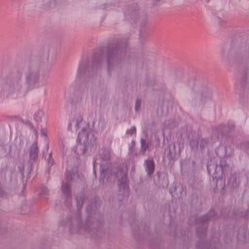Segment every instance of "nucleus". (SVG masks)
<instances>
[{"label": "nucleus", "instance_id": "1", "mask_svg": "<svg viewBox=\"0 0 249 249\" xmlns=\"http://www.w3.org/2000/svg\"><path fill=\"white\" fill-rule=\"evenodd\" d=\"M49 51L42 53L27 63L24 68V81L22 73L17 69L9 72L0 83V101L6 99H16L25 97L39 83L41 67L48 61Z\"/></svg>", "mask_w": 249, "mask_h": 249}, {"label": "nucleus", "instance_id": "2", "mask_svg": "<svg viewBox=\"0 0 249 249\" xmlns=\"http://www.w3.org/2000/svg\"><path fill=\"white\" fill-rule=\"evenodd\" d=\"M85 199L83 193L76 197L78 212L72 216H69L66 219V225L71 234H84L96 238L98 236L100 230L103 224L102 214L97 211L99 203L95 200L90 202L86 209L87 216L84 223L81 219L79 211L82 208Z\"/></svg>", "mask_w": 249, "mask_h": 249}, {"label": "nucleus", "instance_id": "3", "mask_svg": "<svg viewBox=\"0 0 249 249\" xmlns=\"http://www.w3.org/2000/svg\"><path fill=\"white\" fill-rule=\"evenodd\" d=\"M127 40L126 38H117L109 44L106 50V61L108 74L120 72L125 60Z\"/></svg>", "mask_w": 249, "mask_h": 249}, {"label": "nucleus", "instance_id": "4", "mask_svg": "<svg viewBox=\"0 0 249 249\" xmlns=\"http://www.w3.org/2000/svg\"><path fill=\"white\" fill-rule=\"evenodd\" d=\"M103 59V52L100 50L95 53L91 62L88 60H83L79 65L77 78L83 80L92 79L97 69L101 66Z\"/></svg>", "mask_w": 249, "mask_h": 249}, {"label": "nucleus", "instance_id": "5", "mask_svg": "<svg viewBox=\"0 0 249 249\" xmlns=\"http://www.w3.org/2000/svg\"><path fill=\"white\" fill-rule=\"evenodd\" d=\"M217 218V215H215L214 211H211L199 218V222L202 225L197 227L196 230L197 235L200 238L199 241L196 244L197 249H209L211 248H213L212 245L208 246L207 242L202 241L201 238L203 239L206 236L207 228L206 223L210 220H214Z\"/></svg>", "mask_w": 249, "mask_h": 249}, {"label": "nucleus", "instance_id": "6", "mask_svg": "<svg viewBox=\"0 0 249 249\" xmlns=\"http://www.w3.org/2000/svg\"><path fill=\"white\" fill-rule=\"evenodd\" d=\"M79 137L81 140H83L84 143H79L77 145L76 148L81 151V154H85L89 146L94 144L96 141L95 137L92 131H88L86 133V129L83 128L79 133Z\"/></svg>", "mask_w": 249, "mask_h": 249}, {"label": "nucleus", "instance_id": "7", "mask_svg": "<svg viewBox=\"0 0 249 249\" xmlns=\"http://www.w3.org/2000/svg\"><path fill=\"white\" fill-rule=\"evenodd\" d=\"M71 179V174L66 173V181L62 182L61 191L65 197V204L67 207L71 205V192L69 182Z\"/></svg>", "mask_w": 249, "mask_h": 249}, {"label": "nucleus", "instance_id": "8", "mask_svg": "<svg viewBox=\"0 0 249 249\" xmlns=\"http://www.w3.org/2000/svg\"><path fill=\"white\" fill-rule=\"evenodd\" d=\"M122 176L121 178L119 180V188L121 191H123V194L124 196H128V179L127 176V171L124 168H120L119 172L117 173Z\"/></svg>", "mask_w": 249, "mask_h": 249}, {"label": "nucleus", "instance_id": "9", "mask_svg": "<svg viewBox=\"0 0 249 249\" xmlns=\"http://www.w3.org/2000/svg\"><path fill=\"white\" fill-rule=\"evenodd\" d=\"M241 182V174L239 172L231 173L227 182V187L231 190L237 189Z\"/></svg>", "mask_w": 249, "mask_h": 249}, {"label": "nucleus", "instance_id": "10", "mask_svg": "<svg viewBox=\"0 0 249 249\" xmlns=\"http://www.w3.org/2000/svg\"><path fill=\"white\" fill-rule=\"evenodd\" d=\"M207 169L208 173L213 174L214 178H222L220 172L218 171V166L214 159L209 161L207 163Z\"/></svg>", "mask_w": 249, "mask_h": 249}, {"label": "nucleus", "instance_id": "11", "mask_svg": "<svg viewBox=\"0 0 249 249\" xmlns=\"http://www.w3.org/2000/svg\"><path fill=\"white\" fill-rule=\"evenodd\" d=\"M38 152L39 149L37 146V141H36L32 144L29 150V162H31V166L34 162L37 161Z\"/></svg>", "mask_w": 249, "mask_h": 249}, {"label": "nucleus", "instance_id": "12", "mask_svg": "<svg viewBox=\"0 0 249 249\" xmlns=\"http://www.w3.org/2000/svg\"><path fill=\"white\" fill-rule=\"evenodd\" d=\"M144 166L147 176L150 177L153 174L155 169V163L153 160H145L144 162Z\"/></svg>", "mask_w": 249, "mask_h": 249}, {"label": "nucleus", "instance_id": "13", "mask_svg": "<svg viewBox=\"0 0 249 249\" xmlns=\"http://www.w3.org/2000/svg\"><path fill=\"white\" fill-rule=\"evenodd\" d=\"M201 103H205L207 99H210L211 97V93L210 91L206 87H203L199 93Z\"/></svg>", "mask_w": 249, "mask_h": 249}, {"label": "nucleus", "instance_id": "14", "mask_svg": "<svg viewBox=\"0 0 249 249\" xmlns=\"http://www.w3.org/2000/svg\"><path fill=\"white\" fill-rule=\"evenodd\" d=\"M100 158L104 161H108L110 159V151L107 148H102L99 153Z\"/></svg>", "mask_w": 249, "mask_h": 249}, {"label": "nucleus", "instance_id": "15", "mask_svg": "<svg viewBox=\"0 0 249 249\" xmlns=\"http://www.w3.org/2000/svg\"><path fill=\"white\" fill-rule=\"evenodd\" d=\"M229 170V165L226 163L224 159H221L218 165V171L220 172L221 176H225V173Z\"/></svg>", "mask_w": 249, "mask_h": 249}, {"label": "nucleus", "instance_id": "16", "mask_svg": "<svg viewBox=\"0 0 249 249\" xmlns=\"http://www.w3.org/2000/svg\"><path fill=\"white\" fill-rule=\"evenodd\" d=\"M140 143L141 149L139 151V153L140 154L144 155L145 154L146 150L150 146L151 143L143 138L141 139Z\"/></svg>", "mask_w": 249, "mask_h": 249}, {"label": "nucleus", "instance_id": "17", "mask_svg": "<svg viewBox=\"0 0 249 249\" xmlns=\"http://www.w3.org/2000/svg\"><path fill=\"white\" fill-rule=\"evenodd\" d=\"M216 131L218 134L224 136L229 133L227 125L220 124L216 128Z\"/></svg>", "mask_w": 249, "mask_h": 249}, {"label": "nucleus", "instance_id": "18", "mask_svg": "<svg viewBox=\"0 0 249 249\" xmlns=\"http://www.w3.org/2000/svg\"><path fill=\"white\" fill-rule=\"evenodd\" d=\"M54 164V161L52 158V153H50L47 159L46 173L50 174L52 167Z\"/></svg>", "mask_w": 249, "mask_h": 249}, {"label": "nucleus", "instance_id": "19", "mask_svg": "<svg viewBox=\"0 0 249 249\" xmlns=\"http://www.w3.org/2000/svg\"><path fill=\"white\" fill-rule=\"evenodd\" d=\"M167 158L169 160H172L175 157L176 155V145L175 144L173 145V150L171 149L170 146L167 149Z\"/></svg>", "mask_w": 249, "mask_h": 249}, {"label": "nucleus", "instance_id": "20", "mask_svg": "<svg viewBox=\"0 0 249 249\" xmlns=\"http://www.w3.org/2000/svg\"><path fill=\"white\" fill-rule=\"evenodd\" d=\"M71 120L75 129L77 130L80 128V124L82 122L83 117L81 115H79Z\"/></svg>", "mask_w": 249, "mask_h": 249}, {"label": "nucleus", "instance_id": "21", "mask_svg": "<svg viewBox=\"0 0 249 249\" xmlns=\"http://www.w3.org/2000/svg\"><path fill=\"white\" fill-rule=\"evenodd\" d=\"M108 168V167H104L103 166V163H101L100 166V182L102 183H105V181L104 180V178H105V175L107 172V169Z\"/></svg>", "mask_w": 249, "mask_h": 249}, {"label": "nucleus", "instance_id": "22", "mask_svg": "<svg viewBox=\"0 0 249 249\" xmlns=\"http://www.w3.org/2000/svg\"><path fill=\"white\" fill-rule=\"evenodd\" d=\"M208 143V140L204 138H201L200 141H198V144L202 150L206 147Z\"/></svg>", "mask_w": 249, "mask_h": 249}, {"label": "nucleus", "instance_id": "23", "mask_svg": "<svg viewBox=\"0 0 249 249\" xmlns=\"http://www.w3.org/2000/svg\"><path fill=\"white\" fill-rule=\"evenodd\" d=\"M147 37V33L143 30H141L140 32V39L141 42L145 41Z\"/></svg>", "mask_w": 249, "mask_h": 249}, {"label": "nucleus", "instance_id": "24", "mask_svg": "<svg viewBox=\"0 0 249 249\" xmlns=\"http://www.w3.org/2000/svg\"><path fill=\"white\" fill-rule=\"evenodd\" d=\"M140 12L138 10L135 9L134 11H132L131 13V18L134 20L140 18Z\"/></svg>", "mask_w": 249, "mask_h": 249}, {"label": "nucleus", "instance_id": "25", "mask_svg": "<svg viewBox=\"0 0 249 249\" xmlns=\"http://www.w3.org/2000/svg\"><path fill=\"white\" fill-rule=\"evenodd\" d=\"M40 190L41 192V194L43 195L45 197L46 196H47L49 195V190L48 188L45 186H41L40 187Z\"/></svg>", "mask_w": 249, "mask_h": 249}, {"label": "nucleus", "instance_id": "26", "mask_svg": "<svg viewBox=\"0 0 249 249\" xmlns=\"http://www.w3.org/2000/svg\"><path fill=\"white\" fill-rule=\"evenodd\" d=\"M142 100L140 99L137 98L135 102V110L136 111H138L141 106Z\"/></svg>", "mask_w": 249, "mask_h": 249}, {"label": "nucleus", "instance_id": "27", "mask_svg": "<svg viewBox=\"0 0 249 249\" xmlns=\"http://www.w3.org/2000/svg\"><path fill=\"white\" fill-rule=\"evenodd\" d=\"M247 76L246 73H244L242 76L240 81L241 86L244 87L246 84Z\"/></svg>", "mask_w": 249, "mask_h": 249}, {"label": "nucleus", "instance_id": "28", "mask_svg": "<svg viewBox=\"0 0 249 249\" xmlns=\"http://www.w3.org/2000/svg\"><path fill=\"white\" fill-rule=\"evenodd\" d=\"M42 115V112L41 111H37L34 114V117L37 121H40L41 120V116Z\"/></svg>", "mask_w": 249, "mask_h": 249}, {"label": "nucleus", "instance_id": "29", "mask_svg": "<svg viewBox=\"0 0 249 249\" xmlns=\"http://www.w3.org/2000/svg\"><path fill=\"white\" fill-rule=\"evenodd\" d=\"M233 153V150L230 147H225V154L226 156H230Z\"/></svg>", "mask_w": 249, "mask_h": 249}, {"label": "nucleus", "instance_id": "30", "mask_svg": "<svg viewBox=\"0 0 249 249\" xmlns=\"http://www.w3.org/2000/svg\"><path fill=\"white\" fill-rule=\"evenodd\" d=\"M136 128L135 126H133L131 127V128L126 131V134H129V135L131 136L133 134L136 133Z\"/></svg>", "mask_w": 249, "mask_h": 249}, {"label": "nucleus", "instance_id": "31", "mask_svg": "<svg viewBox=\"0 0 249 249\" xmlns=\"http://www.w3.org/2000/svg\"><path fill=\"white\" fill-rule=\"evenodd\" d=\"M190 145L192 148H195L196 147H197L198 145V141L196 142L195 141L192 140L190 142Z\"/></svg>", "mask_w": 249, "mask_h": 249}, {"label": "nucleus", "instance_id": "32", "mask_svg": "<svg viewBox=\"0 0 249 249\" xmlns=\"http://www.w3.org/2000/svg\"><path fill=\"white\" fill-rule=\"evenodd\" d=\"M227 126H228L229 132L233 130L234 128V125L233 123H228V125H227Z\"/></svg>", "mask_w": 249, "mask_h": 249}, {"label": "nucleus", "instance_id": "33", "mask_svg": "<svg viewBox=\"0 0 249 249\" xmlns=\"http://www.w3.org/2000/svg\"><path fill=\"white\" fill-rule=\"evenodd\" d=\"M245 176L247 178V185L249 186V171L246 173Z\"/></svg>", "mask_w": 249, "mask_h": 249}, {"label": "nucleus", "instance_id": "34", "mask_svg": "<svg viewBox=\"0 0 249 249\" xmlns=\"http://www.w3.org/2000/svg\"><path fill=\"white\" fill-rule=\"evenodd\" d=\"M5 195L4 191L2 190L1 187L0 186V196L4 197Z\"/></svg>", "mask_w": 249, "mask_h": 249}, {"label": "nucleus", "instance_id": "35", "mask_svg": "<svg viewBox=\"0 0 249 249\" xmlns=\"http://www.w3.org/2000/svg\"><path fill=\"white\" fill-rule=\"evenodd\" d=\"M131 143H132V146L131 147H130L129 150L131 152H132L133 146H134L135 144L134 141H132Z\"/></svg>", "mask_w": 249, "mask_h": 249}, {"label": "nucleus", "instance_id": "36", "mask_svg": "<svg viewBox=\"0 0 249 249\" xmlns=\"http://www.w3.org/2000/svg\"><path fill=\"white\" fill-rule=\"evenodd\" d=\"M73 124L72 121V120H71V121L70 122L69 124V125H68V128H69V129H71V126H72V125H73Z\"/></svg>", "mask_w": 249, "mask_h": 249}, {"label": "nucleus", "instance_id": "37", "mask_svg": "<svg viewBox=\"0 0 249 249\" xmlns=\"http://www.w3.org/2000/svg\"><path fill=\"white\" fill-rule=\"evenodd\" d=\"M246 147L248 151H249V142L246 143Z\"/></svg>", "mask_w": 249, "mask_h": 249}, {"label": "nucleus", "instance_id": "38", "mask_svg": "<svg viewBox=\"0 0 249 249\" xmlns=\"http://www.w3.org/2000/svg\"><path fill=\"white\" fill-rule=\"evenodd\" d=\"M41 133H42V135H43V136H44L45 137H46V136H47L45 132H44L43 131H42Z\"/></svg>", "mask_w": 249, "mask_h": 249}, {"label": "nucleus", "instance_id": "39", "mask_svg": "<svg viewBox=\"0 0 249 249\" xmlns=\"http://www.w3.org/2000/svg\"><path fill=\"white\" fill-rule=\"evenodd\" d=\"M192 188H195V186H193V185H192Z\"/></svg>", "mask_w": 249, "mask_h": 249}]
</instances>
